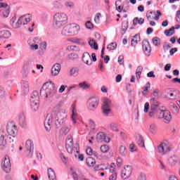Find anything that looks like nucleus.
<instances>
[{
    "label": "nucleus",
    "instance_id": "31",
    "mask_svg": "<svg viewBox=\"0 0 180 180\" xmlns=\"http://www.w3.org/2000/svg\"><path fill=\"white\" fill-rule=\"evenodd\" d=\"M72 155L77 158L79 161H84V155L79 154V148L77 149V151L72 152Z\"/></svg>",
    "mask_w": 180,
    "mask_h": 180
},
{
    "label": "nucleus",
    "instance_id": "43",
    "mask_svg": "<svg viewBox=\"0 0 180 180\" xmlns=\"http://www.w3.org/2000/svg\"><path fill=\"white\" fill-rule=\"evenodd\" d=\"M1 12L3 18H8L9 16V13L11 11H9V9L6 8V9H2Z\"/></svg>",
    "mask_w": 180,
    "mask_h": 180
},
{
    "label": "nucleus",
    "instance_id": "55",
    "mask_svg": "<svg viewBox=\"0 0 180 180\" xmlns=\"http://www.w3.org/2000/svg\"><path fill=\"white\" fill-rule=\"evenodd\" d=\"M122 30H127L129 27V21H124L122 24Z\"/></svg>",
    "mask_w": 180,
    "mask_h": 180
},
{
    "label": "nucleus",
    "instance_id": "6",
    "mask_svg": "<svg viewBox=\"0 0 180 180\" xmlns=\"http://www.w3.org/2000/svg\"><path fill=\"white\" fill-rule=\"evenodd\" d=\"M68 21V15L65 13H56L53 15V24L56 27H63Z\"/></svg>",
    "mask_w": 180,
    "mask_h": 180
},
{
    "label": "nucleus",
    "instance_id": "57",
    "mask_svg": "<svg viewBox=\"0 0 180 180\" xmlns=\"http://www.w3.org/2000/svg\"><path fill=\"white\" fill-rule=\"evenodd\" d=\"M67 88V86L62 84L60 85V88L58 89V93L63 94L65 91V89Z\"/></svg>",
    "mask_w": 180,
    "mask_h": 180
},
{
    "label": "nucleus",
    "instance_id": "34",
    "mask_svg": "<svg viewBox=\"0 0 180 180\" xmlns=\"http://www.w3.org/2000/svg\"><path fill=\"white\" fill-rule=\"evenodd\" d=\"M18 120L20 124H21V126H24L25 123H26V116H25L24 113H20L18 115Z\"/></svg>",
    "mask_w": 180,
    "mask_h": 180
},
{
    "label": "nucleus",
    "instance_id": "16",
    "mask_svg": "<svg viewBox=\"0 0 180 180\" xmlns=\"http://www.w3.org/2000/svg\"><path fill=\"white\" fill-rule=\"evenodd\" d=\"M142 49L146 56H148V57L151 53V46H150V43L147 41H143L142 42Z\"/></svg>",
    "mask_w": 180,
    "mask_h": 180
},
{
    "label": "nucleus",
    "instance_id": "41",
    "mask_svg": "<svg viewBox=\"0 0 180 180\" xmlns=\"http://www.w3.org/2000/svg\"><path fill=\"white\" fill-rule=\"evenodd\" d=\"M175 33V27H172L169 30H166L165 31V34L166 36H172Z\"/></svg>",
    "mask_w": 180,
    "mask_h": 180
},
{
    "label": "nucleus",
    "instance_id": "62",
    "mask_svg": "<svg viewBox=\"0 0 180 180\" xmlns=\"http://www.w3.org/2000/svg\"><path fill=\"white\" fill-rule=\"evenodd\" d=\"M101 13H97L94 18V22H96V23H99L101 20Z\"/></svg>",
    "mask_w": 180,
    "mask_h": 180
},
{
    "label": "nucleus",
    "instance_id": "63",
    "mask_svg": "<svg viewBox=\"0 0 180 180\" xmlns=\"http://www.w3.org/2000/svg\"><path fill=\"white\" fill-rule=\"evenodd\" d=\"M120 136L122 139V140H127V135H126V133L123 131L120 132Z\"/></svg>",
    "mask_w": 180,
    "mask_h": 180
},
{
    "label": "nucleus",
    "instance_id": "17",
    "mask_svg": "<svg viewBox=\"0 0 180 180\" xmlns=\"http://www.w3.org/2000/svg\"><path fill=\"white\" fill-rule=\"evenodd\" d=\"M18 20L20 21V24L22 25H27L30 20H32V15H25L19 17Z\"/></svg>",
    "mask_w": 180,
    "mask_h": 180
},
{
    "label": "nucleus",
    "instance_id": "32",
    "mask_svg": "<svg viewBox=\"0 0 180 180\" xmlns=\"http://www.w3.org/2000/svg\"><path fill=\"white\" fill-rule=\"evenodd\" d=\"M86 165L88 167H94L96 164V161L91 157H89L86 159Z\"/></svg>",
    "mask_w": 180,
    "mask_h": 180
},
{
    "label": "nucleus",
    "instance_id": "4",
    "mask_svg": "<svg viewBox=\"0 0 180 180\" xmlns=\"http://www.w3.org/2000/svg\"><path fill=\"white\" fill-rule=\"evenodd\" d=\"M56 94V84L52 81L46 82L42 86L40 91V95L45 99H50L53 98Z\"/></svg>",
    "mask_w": 180,
    "mask_h": 180
},
{
    "label": "nucleus",
    "instance_id": "39",
    "mask_svg": "<svg viewBox=\"0 0 180 180\" xmlns=\"http://www.w3.org/2000/svg\"><path fill=\"white\" fill-rule=\"evenodd\" d=\"M168 161L169 164H172V165H174V164H176V162H178V156L172 155L169 158Z\"/></svg>",
    "mask_w": 180,
    "mask_h": 180
},
{
    "label": "nucleus",
    "instance_id": "23",
    "mask_svg": "<svg viewBox=\"0 0 180 180\" xmlns=\"http://www.w3.org/2000/svg\"><path fill=\"white\" fill-rule=\"evenodd\" d=\"M30 88V84L29 82L23 80L21 83V89L24 94H29V89Z\"/></svg>",
    "mask_w": 180,
    "mask_h": 180
},
{
    "label": "nucleus",
    "instance_id": "26",
    "mask_svg": "<svg viewBox=\"0 0 180 180\" xmlns=\"http://www.w3.org/2000/svg\"><path fill=\"white\" fill-rule=\"evenodd\" d=\"M25 147L27 151L30 153H33V150H34V145L33 144V141H32V140L26 141Z\"/></svg>",
    "mask_w": 180,
    "mask_h": 180
},
{
    "label": "nucleus",
    "instance_id": "5",
    "mask_svg": "<svg viewBox=\"0 0 180 180\" xmlns=\"http://www.w3.org/2000/svg\"><path fill=\"white\" fill-rule=\"evenodd\" d=\"M79 25L77 23L68 24L63 27L60 34L65 37H70L71 36H77L79 33L80 30Z\"/></svg>",
    "mask_w": 180,
    "mask_h": 180
},
{
    "label": "nucleus",
    "instance_id": "42",
    "mask_svg": "<svg viewBox=\"0 0 180 180\" xmlns=\"http://www.w3.org/2000/svg\"><path fill=\"white\" fill-rule=\"evenodd\" d=\"M152 41H153V44L155 45V47H158V46L161 44V39H160V38L157 37H155L154 38H153Z\"/></svg>",
    "mask_w": 180,
    "mask_h": 180
},
{
    "label": "nucleus",
    "instance_id": "54",
    "mask_svg": "<svg viewBox=\"0 0 180 180\" xmlns=\"http://www.w3.org/2000/svg\"><path fill=\"white\" fill-rule=\"evenodd\" d=\"M85 26L89 30H92V29H94V24L91 22V21L86 22Z\"/></svg>",
    "mask_w": 180,
    "mask_h": 180
},
{
    "label": "nucleus",
    "instance_id": "61",
    "mask_svg": "<svg viewBox=\"0 0 180 180\" xmlns=\"http://www.w3.org/2000/svg\"><path fill=\"white\" fill-rule=\"evenodd\" d=\"M86 153L87 154V155H92V154H94V150L91 147H89L86 150Z\"/></svg>",
    "mask_w": 180,
    "mask_h": 180
},
{
    "label": "nucleus",
    "instance_id": "30",
    "mask_svg": "<svg viewBox=\"0 0 180 180\" xmlns=\"http://www.w3.org/2000/svg\"><path fill=\"white\" fill-rule=\"evenodd\" d=\"M79 88L84 90L89 89L91 88V84L88 82H82L79 84Z\"/></svg>",
    "mask_w": 180,
    "mask_h": 180
},
{
    "label": "nucleus",
    "instance_id": "59",
    "mask_svg": "<svg viewBox=\"0 0 180 180\" xmlns=\"http://www.w3.org/2000/svg\"><path fill=\"white\" fill-rule=\"evenodd\" d=\"M163 49L165 51H167V50L171 49V44L168 42H165L163 44Z\"/></svg>",
    "mask_w": 180,
    "mask_h": 180
},
{
    "label": "nucleus",
    "instance_id": "64",
    "mask_svg": "<svg viewBox=\"0 0 180 180\" xmlns=\"http://www.w3.org/2000/svg\"><path fill=\"white\" fill-rule=\"evenodd\" d=\"M176 20L180 23V11H177L176 13Z\"/></svg>",
    "mask_w": 180,
    "mask_h": 180
},
{
    "label": "nucleus",
    "instance_id": "18",
    "mask_svg": "<svg viewBox=\"0 0 180 180\" xmlns=\"http://www.w3.org/2000/svg\"><path fill=\"white\" fill-rule=\"evenodd\" d=\"M70 131H71V124H69L63 125L60 129V134L62 136H67Z\"/></svg>",
    "mask_w": 180,
    "mask_h": 180
},
{
    "label": "nucleus",
    "instance_id": "48",
    "mask_svg": "<svg viewBox=\"0 0 180 180\" xmlns=\"http://www.w3.org/2000/svg\"><path fill=\"white\" fill-rule=\"evenodd\" d=\"M105 133L103 132H99L97 136H96V139L97 140H98L99 141H103V139L105 137Z\"/></svg>",
    "mask_w": 180,
    "mask_h": 180
},
{
    "label": "nucleus",
    "instance_id": "36",
    "mask_svg": "<svg viewBox=\"0 0 180 180\" xmlns=\"http://www.w3.org/2000/svg\"><path fill=\"white\" fill-rule=\"evenodd\" d=\"M144 23V20L141 18H135L133 20V25L134 26H137V25H143Z\"/></svg>",
    "mask_w": 180,
    "mask_h": 180
},
{
    "label": "nucleus",
    "instance_id": "3",
    "mask_svg": "<svg viewBox=\"0 0 180 180\" xmlns=\"http://www.w3.org/2000/svg\"><path fill=\"white\" fill-rule=\"evenodd\" d=\"M65 117H67V113L64 110L49 114L44 122V126L46 131H50V130H51V124H53V122L54 121L56 127H60V120H63Z\"/></svg>",
    "mask_w": 180,
    "mask_h": 180
},
{
    "label": "nucleus",
    "instance_id": "1",
    "mask_svg": "<svg viewBox=\"0 0 180 180\" xmlns=\"http://www.w3.org/2000/svg\"><path fill=\"white\" fill-rule=\"evenodd\" d=\"M151 107L149 111L150 117L156 116L158 119H162L165 123H169L172 120L171 112L167 110L160 109V103L155 98L150 99Z\"/></svg>",
    "mask_w": 180,
    "mask_h": 180
},
{
    "label": "nucleus",
    "instance_id": "38",
    "mask_svg": "<svg viewBox=\"0 0 180 180\" xmlns=\"http://www.w3.org/2000/svg\"><path fill=\"white\" fill-rule=\"evenodd\" d=\"M136 143L140 146V147H146V146L144 145V139H143V136H139L136 138Z\"/></svg>",
    "mask_w": 180,
    "mask_h": 180
},
{
    "label": "nucleus",
    "instance_id": "52",
    "mask_svg": "<svg viewBox=\"0 0 180 180\" xmlns=\"http://www.w3.org/2000/svg\"><path fill=\"white\" fill-rule=\"evenodd\" d=\"M108 180H117V173L114 172V173L110 174Z\"/></svg>",
    "mask_w": 180,
    "mask_h": 180
},
{
    "label": "nucleus",
    "instance_id": "35",
    "mask_svg": "<svg viewBox=\"0 0 180 180\" xmlns=\"http://www.w3.org/2000/svg\"><path fill=\"white\" fill-rule=\"evenodd\" d=\"M150 82H148L146 84V86L142 88V95L143 96H147L148 94V89H150Z\"/></svg>",
    "mask_w": 180,
    "mask_h": 180
},
{
    "label": "nucleus",
    "instance_id": "50",
    "mask_svg": "<svg viewBox=\"0 0 180 180\" xmlns=\"http://www.w3.org/2000/svg\"><path fill=\"white\" fill-rule=\"evenodd\" d=\"M110 174H115L116 172V165L115 163H112L109 167Z\"/></svg>",
    "mask_w": 180,
    "mask_h": 180
},
{
    "label": "nucleus",
    "instance_id": "40",
    "mask_svg": "<svg viewBox=\"0 0 180 180\" xmlns=\"http://www.w3.org/2000/svg\"><path fill=\"white\" fill-rule=\"evenodd\" d=\"M142 72H143V67L139 66L136 68V79H138V81L141 78V75Z\"/></svg>",
    "mask_w": 180,
    "mask_h": 180
},
{
    "label": "nucleus",
    "instance_id": "13",
    "mask_svg": "<svg viewBox=\"0 0 180 180\" xmlns=\"http://www.w3.org/2000/svg\"><path fill=\"white\" fill-rule=\"evenodd\" d=\"M131 166H125L121 172V178L122 179H129L130 175H131Z\"/></svg>",
    "mask_w": 180,
    "mask_h": 180
},
{
    "label": "nucleus",
    "instance_id": "11",
    "mask_svg": "<svg viewBox=\"0 0 180 180\" xmlns=\"http://www.w3.org/2000/svg\"><path fill=\"white\" fill-rule=\"evenodd\" d=\"M1 167L4 172L7 174L11 172L12 169V164L11 163V158L6 155L4 158V160L1 163Z\"/></svg>",
    "mask_w": 180,
    "mask_h": 180
},
{
    "label": "nucleus",
    "instance_id": "49",
    "mask_svg": "<svg viewBox=\"0 0 180 180\" xmlns=\"http://www.w3.org/2000/svg\"><path fill=\"white\" fill-rule=\"evenodd\" d=\"M153 13V15H155V17L153 18L154 20H160V16L162 15L161 11H160L159 10H158V11H156V13L154 12V13Z\"/></svg>",
    "mask_w": 180,
    "mask_h": 180
},
{
    "label": "nucleus",
    "instance_id": "24",
    "mask_svg": "<svg viewBox=\"0 0 180 180\" xmlns=\"http://www.w3.org/2000/svg\"><path fill=\"white\" fill-rule=\"evenodd\" d=\"M46 50H47V43L46 41L39 43V55L43 56L46 53Z\"/></svg>",
    "mask_w": 180,
    "mask_h": 180
},
{
    "label": "nucleus",
    "instance_id": "14",
    "mask_svg": "<svg viewBox=\"0 0 180 180\" xmlns=\"http://www.w3.org/2000/svg\"><path fill=\"white\" fill-rule=\"evenodd\" d=\"M61 72V65L60 63H55L51 69V77H57Z\"/></svg>",
    "mask_w": 180,
    "mask_h": 180
},
{
    "label": "nucleus",
    "instance_id": "53",
    "mask_svg": "<svg viewBox=\"0 0 180 180\" xmlns=\"http://www.w3.org/2000/svg\"><path fill=\"white\" fill-rule=\"evenodd\" d=\"M129 151H131V153L137 151V146L134 143H131L129 145Z\"/></svg>",
    "mask_w": 180,
    "mask_h": 180
},
{
    "label": "nucleus",
    "instance_id": "46",
    "mask_svg": "<svg viewBox=\"0 0 180 180\" xmlns=\"http://www.w3.org/2000/svg\"><path fill=\"white\" fill-rule=\"evenodd\" d=\"M117 47V44H116V42H112L109 45H108L107 49L109 51H110L112 50H115V49H116Z\"/></svg>",
    "mask_w": 180,
    "mask_h": 180
},
{
    "label": "nucleus",
    "instance_id": "58",
    "mask_svg": "<svg viewBox=\"0 0 180 180\" xmlns=\"http://www.w3.org/2000/svg\"><path fill=\"white\" fill-rule=\"evenodd\" d=\"M149 130L151 133H155V131H157V126H155V124H151L150 126Z\"/></svg>",
    "mask_w": 180,
    "mask_h": 180
},
{
    "label": "nucleus",
    "instance_id": "2",
    "mask_svg": "<svg viewBox=\"0 0 180 180\" xmlns=\"http://www.w3.org/2000/svg\"><path fill=\"white\" fill-rule=\"evenodd\" d=\"M6 131L8 135L5 134V131H0V146L5 147L6 146V142L12 143L16 138V134H18V129H16V125L13 122H9L6 126Z\"/></svg>",
    "mask_w": 180,
    "mask_h": 180
},
{
    "label": "nucleus",
    "instance_id": "60",
    "mask_svg": "<svg viewBox=\"0 0 180 180\" xmlns=\"http://www.w3.org/2000/svg\"><path fill=\"white\" fill-rule=\"evenodd\" d=\"M89 126L91 127L92 130H95V122L92 120H89Z\"/></svg>",
    "mask_w": 180,
    "mask_h": 180
},
{
    "label": "nucleus",
    "instance_id": "56",
    "mask_svg": "<svg viewBox=\"0 0 180 180\" xmlns=\"http://www.w3.org/2000/svg\"><path fill=\"white\" fill-rule=\"evenodd\" d=\"M172 110L176 115H177V113H179V108H178V107L176 105H173L172 106Z\"/></svg>",
    "mask_w": 180,
    "mask_h": 180
},
{
    "label": "nucleus",
    "instance_id": "9",
    "mask_svg": "<svg viewBox=\"0 0 180 180\" xmlns=\"http://www.w3.org/2000/svg\"><path fill=\"white\" fill-rule=\"evenodd\" d=\"M112 106L113 103H112V100L109 98H103L101 109L104 116H109V114L112 112Z\"/></svg>",
    "mask_w": 180,
    "mask_h": 180
},
{
    "label": "nucleus",
    "instance_id": "37",
    "mask_svg": "<svg viewBox=\"0 0 180 180\" xmlns=\"http://www.w3.org/2000/svg\"><path fill=\"white\" fill-rule=\"evenodd\" d=\"M89 44L91 49H94V50H98V44H96L95 39H90L89 40Z\"/></svg>",
    "mask_w": 180,
    "mask_h": 180
},
{
    "label": "nucleus",
    "instance_id": "51",
    "mask_svg": "<svg viewBox=\"0 0 180 180\" xmlns=\"http://www.w3.org/2000/svg\"><path fill=\"white\" fill-rule=\"evenodd\" d=\"M65 6H66V8H70V9H72L75 8V4H74V2L67 1L65 3Z\"/></svg>",
    "mask_w": 180,
    "mask_h": 180
},
{
    "label": "nucleus",
    "instance_id": "22",
    "mask_svg": "<svg viewBox=\"0 0 180 180\" xmlns=\"http://www.w3.org/2000/svg\"><path fill=\"white\" fill-rule=\"evenodd\" d=\"M82 61L87 65H91L92 64V59L91 58V55L88 52H85L82 56Z\"/></svg>",
    "mask_w": 180,
    "mask_h": 180
},
{
    "label": "nucleus",
    "instance_id": "33",
    "mask_svg": "<svg viewBox=\"0 0 180 180\" xmlns=\"http://www.w3.org/2000/svg\"><path fill=\"white\" fill-rule=\"evenodd\" d=\"M118 151L120 155H122L123 157H124V155L127 154V148H126V146L124 145H121L119 147Z\"/></svg>",
    "mask_w": 180,
    "mask_h": 180
},
{
    "label": "nucleus",
    "instance_id": "27",
    "mask_svg": "<svg viewBox=\"0 0 180 180\" xmlns=\"http://www.w3.org/2000/svg\"><path fill=\"white\" fill-rule=\"evenodd\" d=\"M70 77H78L79 75V68H72L69 72Z\"/></svg>",
    "mask_w": 180,
    "mask_h": 180
},
{
    "label": "nucleus",
    "instance_id": "21",
    "mask_svg": "<svg viewBox=\"0 0 180 180\" xmlns=\"http://www.w3.org/2000/svg\"><path fill=\"white\" fill-rule=\"evenodd\" d=\"M10 25L13 29H19L20 27V22L19 19L16 20V16H13L10 20Z\"/></svg>",
    "mask_w": 180,
    "mask_h": 180
},
{
    "label": "nucleus",
    "instance_id": "29",
    "mask_svg": "<svg viewBox=\"0 0 180 180\" xmlns=\"http://www.w3.org/2000/svg\"><path fill=\"white\" fill-rule=\"evenodd\" d=\"M140 41V35L136 34L134 36L131 40V44L133 47H136L137 46V44Z\"/></svg>",
    "mask_w": 180,
    "mask_h": 180
},
{
    "label": "nucleus",
    "instance_id": "45",
    "mask_svg": "<svg viewBox=\"0 0 180 180\" xmlns=\"http://www.w3.org/2000/svg\"><path fill=\"white\" fill-rule=\"evenodd\" d=\"M100 150L104 154L109 152L110 148L108 145H103L101 146Z\"/></svg>",
    "mask_w": 180,
    "mask_h": 180
},
{
    "label": "nucleus",
    "instance_id": "47",
    "mask_svg": "<svg viewBox=\"0 0 180 180\" xmlns=\"http://www.w3.org/2000/svg\"><path fill=\"white\" fill-rule=\"evenodd\" d=\"M68 60H77V58H78V55L77 53H70L68 55Z\"/></svg>",
    "mask_w": 180,
    "mask_h": 180
},
{
    "label": "nucleus",
    "instance_id": "44",
    "mask_svg": "<svg viewBox=\"0 0 180 180\" xmlns=\"http://www.w3.org/2000/svg\"><path fill=\"white\" fill-rule=\"evenodd\" d=\"M31 68H32V62L27 61V62H25V63H24L23 69H24L25 71H27V70H30Z\"/></svg>",
    "mask_w": 180,
    "mask_h": 180
},
{
    "label": "nucleus",
    "instance_id": "28",
    "mask_svg": "<svg viewBox=\"0 0 180 180\" xmlns=\"http://www.w3.org/2000/svg\"><path fill=\"white\" fill-rule=\"evenodd\" d=\"M48 176L49 180H57L56 172L51 168L48 169Z\"/></svg>",
    "mask_w": 180,
    "mask_h": 180
},
{
    "label": "nucleus",
    "instance_id": "8",
    "mask_svg": "<svg viewBox=\"0 0 180 180\" xmlns=\"http://www.w3.org/2000/svg\"><path fill=\"white\" fill-rule=\"evenodd\" d=\"M30 106L33 112H37L40 106V97L39 96V92L34 91L30 98Z\"/></svg>",
    "mask_w": 180,
    "mask_h": 180
},
{
    "label": "nucleus",
    "instance_id": "25",
    "mask_svg": "<svg viewBox=\"0 0 180 180\" xmlns=\"http://www.w3.org/2000/svg\"><path fill=\"white\" fill-rule=\"evenodd\" d=\"M107 128L111 131H115V133L119 132V125L116 122H110Z\"/></svg>",
    "mask_w": 180,
    "mask_h": 180
},
{
    "label": "nucleus",
    "instance_id": "15",
    "mask_svg": "<svg viewBox=\"0 0 180 180\" xmlns=\"http://www.w3.org/2000/svg\"><path fill=\"white\" fill-rule=\"evenodd\" d=\"M71 120H72L73 124H77V122L79 120L78 112H77V108H75V104L72 105Z\"/></svg>",
    "mask_w": 180,
    "mask_h": 180
},
{
    "label": "nucleus",
    "instance_id": "19",
    "mask_svg": "<svg viewBox=\"0 0 180 180\" xmlns=\"http://www.w3.org/2000/svg\"><path fill=\"white\" fill-rule=\"evenodd\" d=\"M40 43V39L39 38H34L32 42L30 43V50H39V44Z\"/></svg>",
    "mask_w": 180,
    "mask_h": 180
},
{
    "label": "nucleus",
    "instance_id": "12",
    "mask_svg": "<svg viewBox=\"0 0 180 180\" xmlns=\"http://www.w3.org/2000/svg\"><path fill=\"white\" fill-rule=\"evenodd\" d=\"M158 148L159 153L162 155L167 154V153H169V151H171V150L172 149V148L171 147V144H169V143L168 142H164L161 143Z\"/></svg>",
    "mask_w": 180,
    "mask_h": 180
},
{
    "label": "nucleus",
    "instance_id": "20",
    "mask_svg": "<svg viewBox=\"0 0 180 180\" xmlns=\"http://www.w3.org/2000/svg\"><path fill=\"white\" fill-rule=\"evenodd\" d=\"M12 37V33L8 30H2L0 31V40L2 39H10Z\"/></svg>",
    "mask_w": 180,
    "mask_h": 180
},
{
    "label": "nucleus",
    "instance_id": "7",
    "mask_svg": "<svg viewBox=\"0 0 180 180\" xmlns=\"http://www.w3.org/2000/svg\"><path fill=\"white\" fill-rule=\"evenodd\" d=\"M79 148V146H78V144H74V139L72 138V136L68 135L65 142V148L68 153L69 154H72V153H75V151H77V149Z\"/></svg>",
    "mask_w": 180,
    "mask_h": 180
},
{
    "label": "nucleus",
    "instance_id": "10",
    "mask_svg": "<svg viewBox=\"0 0 180 180\" xmlns=\"http://www.w3.org/2000/svg\"><path fill=\"white\" fill-rule=\"evenodd\" d=\"M99 105V98L91 97L87 101V109L91 112H95Z\"/></svg>",
    "mask_w": 180,
    "mask_h": 180
}]
</instances>
